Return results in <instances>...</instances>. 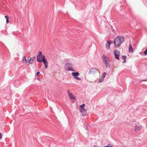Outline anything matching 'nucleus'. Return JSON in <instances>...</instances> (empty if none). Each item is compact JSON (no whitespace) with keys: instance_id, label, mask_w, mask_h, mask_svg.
Segmentation results:
<instances>
[{"instance_id":"nucleus-1","label":"nucleus","mask_w":147,"mask_h":147,"mask_svg":"<svg viewBox=\"0 0 147 147\" xmlns=\"http://www.w3.org/2000/svg\"><path fill=\"white\" fill-rule=\"evenodd\" d=\"M124 38L119 36L116 38L114 40V44L116 47H118L124 41Z\"/></svg>"},{"instance_id":"nucleus-2","label":"nucleus","mask_w":147,"mask_h":147,"mask_svg":"<svg viewBox=\"0 0 147 147\" xmlns=\"http://www.w3.org/2000/svg\"><path fill=\"white\" fill-rule=\"evenodd\" d=\"M39 61L38 62H42L44 63L45 68L47 69L48 67V63L47 60L45 59V57L44 55H43L42 56H40L38 57Z\"/></svg>"},{"instance_id":"nucleus-3","label":"nucleus","mask_w":147,"mask_h":147,"mask_svg":"<svg viewBox=\"0 0 147 147\" xmlns=\"http://www.w3.org/2000/svg\"><path fill=\"white\" fill-rule=\"evenodd\" d=\"M72 64L71 63H67L65 66V69L67 71H75L73 68L72 67Z\"/></svg>"},{"instance_id":"nucleus-4","label":"nucleus","mask_w":147,"mask_h":147,"mask_svg":"<svg viewBox=\"0 0 147 147\" xmlns=\"http://www.w3.org/2000/svg\"><path fill=\"white\" fill-rule=\"evenodd\" d=\"M35 58V57L34 56L31 58L28 57L27 59L28 62L26 63H27V65H28L30 64H31L33 63Z\"/></svg>"},{"instance_id":"nucleus-5","label":"nucleus","mask_w":147,"mask_h":147,"mask_svg":"<svg viewBox=\"0 0 147 147\" xmlns=\"http://www.w3.org/2000/svg\"><path fill=\"white\" fill-rule=\"evenodd\" d=\"M114 54L115 55V58L119 60V56L120 55V52L118 50H115L114 51Z\"/></svg>"},{"instance_id":"nucleus-6","label":"nucleus","mask_w":147,"mask_h":147,"mask_svg":"<svg viewBox=\"0 0 147 147\" xmlns=\"http://www.w3.org/2000/svg\"><path fill=\"white\" fill-rule=\"evenodd\" d=\"M102 59L103 63L109 61V59L107 56L105 55H103L102 56Z\"/></svg>"},{"instance_id":"nucleus-7","label":"nucleus","mask_w":147,"mask_h":147,"mask_svg":"<svg viewBox=\"0 0 147 147\" xmlns=\"http://www.w3.org/2000/svg\"><path fill=\"white\" fill-rule=\"evenodd\" d=\"M98 70L96 68H92L89 71V74H94Z\"/></svg>"},{"instance_id":"nucleus-8","label":"nucleus","mask_w":147,"mask_h":147,"mask_svg":"<svg viewBox=\"0 0 147 147\" xmlns=\"http://www.w3.org/2000/svg\"><path fill=\"white\" fill-rule=\"evenodd\" d=\"M113 42V41L111 40H108L107 41L106 44V47L107 49H109L110 48V44L112 43Z\"/></svg>"},{"instance_id":"nucleus-9","label":"nucleus","mask_w":147,"mask_h":147,"mask_svg":"<svg viewBox=\"0 0 147 147\" xmlns=\"http://www.w3.org/2000/svg\"><path fill=\"white\" fill-rule=\"evenodd\" d=\"M68 94L69 96L71 99H73L74 100H76V97L74 96V95L71 93L69 92V91H67Z\"/></svg>"},{"instance_id":"nucleus-10","label":"nucleus","mask_w":147,"mask_h":147,"mask_svg":"<svg viewBox=\"0 0 147 147\" xmlns=\"http://www.w3.org/2000/svg\"><path fill=\"white\" fill-rule=\"evenodd\" d=\"M80 112L82 113V115L83 116L86 115V114L87 110L85 109H80Z\"/></svg>"},{"instance_id":"nucleus-11","label":"nucleus","mask_w":147,"mask_h":147,"mask_svg":"<svg viewBox=\"0 0 147 147\" xmlns=\"http://www.w3.org/2000/svg\"><path fill=\"white\" fill-rule=\"evenodd\" d=\"M71 74L73 76L74 78L75 77L78 76L80 75V74L78 72H72Z\"/></svg>"},{"instance_id":"nucleus-12","label":"nucleus","mask_w":147,"mask_h":147,"mask_svg":"<svg viewBox=\"0 0 147 147\" xmlns=\"http://www.w3.org/2000/svg\"><path fill=\"white\" fill-rule=\"evenodd\" d=\"M141 128L142 126L141 125L140 126H139L138 125H137L135 126V131H139L141 129Z\"/></svg>"},{"instance_id":"nucleus-13","label":"nucleus","mask_w":147,"mask_h":147,"mask_svg":"<svg viewBox=\"0 0 147 147\" xmlns=\"http://www.w3.org/2000/svg\"><path fill=\"white\" fill-rule=\"evenodd\" d=\"M129 52L132 53H133L134 52L133 49L131 45V44H130L129 45Z\"/></svg>"},{"instance_id":"nucleus-14","label":"nucleus","mask_w":147,"mask_h":147,"mask_svg":"<svg viewBox=\"0 0 147 147\" xmlns=\"http://www.w3.org/2000/svg\"><path fill=\"white\" fill-rule=\"evenodd\" d=\"M23 62L25 63H26L27 65V63L28 62V60L27 59H26V58L25 56H24L23 57Z\"/></svg>"},{"instance_id":"nucleus-15","label":"nucleus","mask_w":147,"mask_h":147,"mask_svg":"<svg viewBox=\"0 0 147 147\" xmlns=\"http://www.w3.org/2000/svg\"><path fill=\"white\" fill-rule=\"evenodd\" d=\"M109 62H106L104 63L105 64L106 68H109L110 67V65L109 64Z\"/></svg>"},{"instance_id":"nucleus-16","label":"nucleus","mask_w":147,"mask_h":147,"mask_svg":"<svg viewBox=\"0 0 147 147\" xmlns=\"http://www.w3.org/2000/svg\"><path fill=\"white\" fill-rule=\"evenodd\" d=\"M43 55H42V52L41 51H40L38 53V55H37V61H39V60H38V58H39V57H40V56H42Z\"/></svg>"},{"instance_id":"nucleus-17","label":"nucleus","mask_w":147,"mask_h":147,"mask_svg":"<svg viewBox=\"0 0 147 147\" xmlns=\"http://www.w3.org/2000/svg\"><path fill=\"white\" fill-rule=\"evenodd\" d=\"M104 80V78H101L98 81V83H101Z\"/></svg>"},{"instance_id":"nucleus-18","label":"nucleus","mask_w":147,"mask_h":147,"mask_svg":"<svg viewBox=\"0 0 147 147\" xmlns=\"http://www.w3.org/2000/svg\"><path fill=\"white\" fill-rule=\"evenodd\" d=\"M85 105L84 104H83V105H81L80 106V109H84L83 108H84Z\"/></svg>"},{"instance_id":"nucleus-19","label":"nucleus","mask_w":147,"mask_h":147,"mask_svg":"<svg viewBox=\"0 0 147 147\" xmlns=\"http://www.w3.org/2000/svg\"><path fill=\"white\" fill-rule=\"evenodd\" d=\"M76 80H81V79L80 78H79L77 76L76 77H74V78Z\"/></svg>"},{"instance_id":"nucleus-20","label":"nucleus","mask_w":147,"mask_h":147,"mask_svg":"<svg viewBox=\"0 0 147 147\" xmlns=\"http://www.w3.org/2000/svg\"><path fill=\"white\" fill-rule=\"evenodd\" d=\"M106 75V72H104L102 74V78H104L105 77Z\"/></svg>"},{"instance_id":"nucleus-21","label":"nucleus","mask_w":147,"mask_h":147,"mask_svg":"<svg viewBox=\"0 0 147 147\" xmlns=\"http://www.w3.org/2000/svg\"><path fill=\"white\" fill-rule=\"evenodd\" d=\"M122 58L123 60H126V57L125 55H123L122 57Z\"/></svg>"},{"instance_id":"nucleus-22","label":"nucleus","mask_w":147,"mask_h":147,"mask_svg":"<svg viewBox=\"0 0 147 147\" xmlns=\"http://www.w3.org/2000/svg\"><path fill=\"white\" fill-rule=\"evenodd\" d=\"M144 53L145 55H147V49L144 51Z\"/></svg>"},{"instance_id":"nucleus-23","label":"nucleus","mask_w":147,"mask_h":147,"mask_svg":"<svg viewBox=\"0 0 147 147\" xmlns=\"http://www.w3.org/2000/svg\"><path fill=\"white\" fill-rule=\"evenodd\" d=\"M5 18H6V19H9V17L7 16H5Z\"/></svg>"},{"instance_id":"nucleus-24","label":"nucleus","mask_w":147,"mask_h":147,"mask_svg":"<svg viewBox=\"0 0 147 147\" xmlns=\"http://www.w3.org/2000/svg\"><path fill=\"white\" fill-rule=\"evenodd\" d=\"M9 22V19H6V23H8Z\"/></svg>"},{"instance_id":"nucleus-25","label":"nucleus","mask_w":147,"mask_h":147,"mask_svg":"<svg viewBox=\"0 0 147 147\" xmlns=\"http://www.w3.org/2000/svg\"><path fill=\"white\" fill-rule=\"evenodd\" d=\"M107 146H108L109 147H112L113 146H111V145H110V144H108Z\"/></svg>"},{"instance_id":"nucleus-26","label":"nucleus","mask_w":147,"mask_h":147,"mask_svg":"<svg viewBox=\"0 0 147 147\" xmlns=\"http://www.w3.org/2000/svg\"><path fill=\"white\" fill-rule=\"evenodd\" d=\"M40 73L39 72H37V73H36V75L37 76H39V74Z\"/></svg>"},{"instance_id":"nucleus-27","label":"nucleus","mask_w":147,"mask_h":147,"mask_svg":"<svg viewBox=\"0 0 147 147\" xmlns=\"http://www.w3.org/2000/svg\"><path fill=\"white\" fill-rule=\"evenodd\" d=\"M2 138V135L1 133H0V139H1Z\"/></svg>"},{"instance_id":"nucleus-28","label":"nucleus","mask_w":147,"mask_h":147,"mask_svg":"<svg viewBox=\"0 0 147 147\" xmlns=\"http://www.w3.org/2000/svg\"><path fill=\"white\" fill-rule=\"evenodd\" d=\"M142 81H147V79L146 80H141Z\"/></svg>"},{"instance_id":"nucleus-29","label":"nucleus","mask_w":147,"mask_h":147,"mask_svg":"<svg viewBox=\"0 0 147 147\" xmlns=\"http://www.w3.org/2000/svg\"><path fill=\"white\" fill-rule=\"evenodd\" d=\"M126 60H124L123 61V63H124L126 62Z\"/></svg>"},{"instance_id":"nucleus-30","label":"nucleus","mask_w":147,"mask_h":147,"mask_svg":"<svg viewBox=\"0 0 147 147\" xmlns=\"http://www.w3.org/2000/svg\"><path fill=\"white\" fill-rule=\"evenodd\" d=\"M104 147H109L107 146H104Z\"/></svg>"},{"instance_id":"nucleus-31","label":"nucleus","mask_w":147,"mask_h":147,"mask_svg":"<svg viewBox=\"0 0 147 147\" xmlns=\"http://www.w3.org/2000/svg\"><path fill=\"white\" fill-rule=\"evenodd\" d=\"M37 79H38V80H40L39 78H37Z\"/></svg>"},{"instance_id":"nucleus-32","label":"nucleus","mask_w":147,"mask_h":147,"mask_svg":"<svg viewBox=\"0 0 147 147\" xmlns=\"http://www.w3.org/2000/svg\"><path fill=\"white\" fill-rule=\"evenodd\" d=\"M94 147H96V146L95 145L94 146Z\"/></svg>"}]
</instances>
